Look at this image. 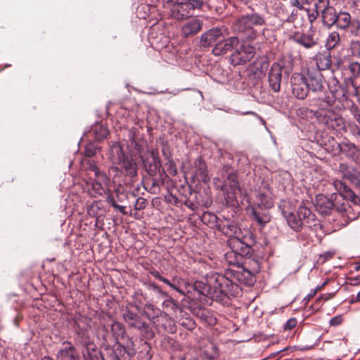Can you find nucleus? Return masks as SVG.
Returning a JSON list of instances; mask_svg holds the SVG:
<instances>
[{"instance_id": "obj_1", "label": "nucleus", "mask_w": 360, "mask_h": 360, "mask_svg": "<svg viewBox=\"0 0 360 360\" xmlns=\"http://www.w3.org/2000/svg\"><path fill=\"white\" fill-rule=\"evenodd\" d=\"M221 274H214L207 280L208 283L204 286L202 293L212 300L223 302L229 296L236 297L241 292L240 287L236 283V278L240 280V273L233 274V278Z\"/></svg>"}, {"instance_id": "obj_2", "label": "nucleus", "mask_w": 360, "mask_h": 360, "mask_svg": "<svg viewBox=\"0 0 360 360\" xmlns=\"http://www.w3.org/2000/svg\"><path fill=\"white\" fill-rule=\"evenodd\" d=\"M265 23V19L262 15L252 13L237 18L233 25V30L243 40L252 41L264 34L266 29L263 26Z\"/></svg>"}, {"instance_id": "obj_3", "label": "nucleus", "mask_w": 360, "mask_h": 360, "mask_svg": "<svg viewBox=\"0 0 360 360\" xmlns=\"http://www.w3.org/2000/svg\"><path fill=\"white\" fill-rule=\"evenodd\" d=\"M167 3L170 6V17L177 20H183L192 16L195 9L201 8L202 1L169 0Z\"/></svg>"}, {"instance_id": "obj_4", "label": "nucleus", "mask_w": 360, "mask_h": 360, "mask_svg": "<svg viewBox=\"0 0 360 360\" xmlns=\"http://www.w3.org/2000/svg\"><path fill=\"white\" fill-rule=\"evenodd\" d=\"M292 70V60L290 58H281L272 64L269 72V83L274 92L281 90L283 72L288 76Z\"/></svg>"}, {"instance_id": "obj_5", "label": "nucleus", "mask_w": 360, "mask_h": 360, "mask_svg": "<svg viewBox=\"0 0 360 360\" xmlns=\"http://www.w3.org/2000/svg\"><path fill=\"white\" fill-rule=\"evenodd\" d=\"M334 103V96L329 95H325L323 97L318 96L311 100V105L317 108L314 113L315 117L320 123L326 127L335 114V112L331 109Z\"/></svg>"}, {"instance_id": "obj_6", "label": "nucleus", "mask_w": 360, "mask_h": 360, "mask_svg": "<svg viewBox=\"0 0 360 360\" xmlns=\"http://www.w3.org/2000/svg\"><path fill=\"white\" fill-rule=\"evenodd\" d=\"M314 7L316 12L321 13V22L325 27L330 28L335 25L338 13L334 7L330 6L329 0H316Z\"/></svg>"}, {"instance_id": "obj_7", "label": "nucleus", "mask_w": 360, "mask_h": 360, "mask_svg": "<svg viewBox=\"0 0 360 360\" xmlns=\"http://www.w3.org/2000/svg\"><path fill=\"white\" fill-rule=\"evenodd\" d=\"M226 34L227 29L224 26L210 29L201 35L200 44L204 47L215 46Z\"/></svg>"}, {"instance_id": "obj_8", "label": "nucleus", "mask_w": 360, "mask_h": 360, "mask_svg": "<svg viewBox=\"0 0 360 360\" xmlns=\"http://www.w3.org/2000/svg\"><path fill=\"white\" fill-rule=\"evenodd\" d=\"M292 94L298 99H304L309 93L307 78L301 73H294L290 78Z\"/></svg>"}, {"instance_id": "obj_9", "label": "nucleus", "mask_w": 360, "mask_h": 360, "mask_svg": "<svg viewBox=\"0 0 360 360\" xmlns=\"http://www.w3.org/2000/svg\"><path fill=\"white\" fill-rule=\"evenodd\" d=\"M228 181L230 183L229 186L231 191L229 192L227 188V184L222 187V190H224L225 200L227 205L230 206H235L238 204L237 197L240 193V189L238 186L236 175L233 174H229L227 177Z\"/></svg>"}, {"instance_id": "obj_10", "label": "nucleus", "mask_w": 360, "mask_h": 360, "mask_svg": "<svg viewBox=\"0 0 360 360\" xmlns=\"http://www.w3.org/2000/svg\"><path fill=\"white\" fill-rule=\"evenodd\" d=\"M255 53V48L251 45H241L231 55V63L234 65L245 63L250 60Z\"/></svg>"}, {"instance_id": "obj_11", "label": "nucleus", "mask_w": 360, "mask_h": 360, "mask_svg": "<svg viewBox=\"0 0 360 360\" xmlns=\"http://www.w3.org/2000/svg\"><path fill=\"white\" fill-rule=\"evenodd\" d=\"M121 170L117 166H112L110 168V174L115 173V176L119 173H124L126 175L134 177L138 174V166L136 161L131 158L127 156L120 165Z\"/></svg>"}, {"instance_id": "obj_12", "label": "nucleus", "mask_w": 360, "mask_h": 360, "mask_svg": "<svg viewBox=\"0 0 360 360\" xmlns=\"http://www.w3.org/2000/svg\"><path fill=\"white\" fill-rule=\"evenodd\" d=\"M307 79L309 91L319 94L320 97L327 95L324 88V77L319 71L309 72Z\"/></svg>"}, {"instance_id": "obj_13", "label": "nucleus", "mask_w": 360, "mask_h": 360, "mask_svg": "<svg viewBox=\"0 0 360 360\" xmlns=\"http://www.w3.org/2000/svg\"><path fill=\"white\" fill-rule=\"evenodd\" d=\"M335 25L340 30L350 28L351 32L355 34L359 32L360 28L359 21L356 19L352 20L349 13L347 12H340L338 14Z\"/></svg>"}, {"instance_id": "obj_14", "label": "nucleus", "mask_w": 360, "mask_h": 360, "mask_svg": "<svg viewBox=\"0 0 360 360\" xmlns=\"http://www.w3.org/2000/svg\"><path fill=\"white\" fill-rule=\"evenodd\" d=\"M232 227L235 229L236 236L229 240V244L233 252L243 258L244 256L249 255L251 248L239 238L240 229L236 226H232Z\"/></svg>"}, {"instance_id": "obj_15", "label": "nucleus", "mask_w": 360, "mask_h": 360, "mask_svg": "<svg viewBox=\"0 0 360 360\" xmlns=\"http://www.w3.org/2000/svg\"><path fill=\"white\" fill-rule=\"evenodd\" d=\"M239 44V39L237 37H231L224 39V38L216 44L212 49V53L215 56H220L231 51Z\"/></svg>"}, {"instance_id": "obj_16", "label": "nucleus", "mask_w": 360, "mask_h": 360, "mask_svg": "<svg viewBox=\"0 0 360 360\" xmlns=\"http://www.w3.org/2000/svg\"><path fill=\"white\" fill-rule=\"evenodd\" d=\"M340 152L356 164H360V149L348 141L338 143Z\"/></svg>"}, {"instance_id": "obj_17", "label": "nucleus", "mask_w": 360, "mask_h": 360, "mask_svg": "<svg viewBox=\"0 0 360 360\" xmlns=\"http://www.w3.org/2000/svg\"><path fill=\"white\" fill-rule=\"evenodd\" d=\"M339 172L343 179L349 180L351 184L360 188V172L357 169L346 164H340Z\"/></svg>"}, {"instance_id": "obj_18", "label": "nucleus", "mask_w": 360, "mask_h": 360, "mask_svg": "<svg viewBox=\"0 0 360 360\" xmlns=\"http://www.w3.org/2000/svg\"><path fill=\"white\" fill-rule=\"evenodd\" d=\"M193 177L203 182H207L210 180L207 165L201 157H198L195 160Z\"/></svg>"}, {"instance_id": "obj_19", "label": "nucleus", "mask_w": 360, "mask_h": 360, "mask_svg": "<svg viewBox=\"0 0 360 360\" xmlns=\"http://www.w3.org/2000/svg\"><path fill=\"white\" fill-rule=\"evenodd\" d=\"M202 27V23L199 19L192 18L186 22L181 28L184 37H190L198 33Z\"/></svg>"}, {"instance_id": "obj_20", "label": "nucleus", "mask_w": 360, "mask_h": 360, "mask_svg": "<svg viewBox=\"0 0 360 360\" xmlns=\"http://www.w3.org/2000/svg\"><path fill=\"white\" fill-rule=\"evenodd\" d=\"M122 316L124 321L131 328L141 330L146 326V323L136 312L127 309L123 312Z\"/></svg>"}, {"instance_id": "obj_21", "label": "nucleus", "mask_w": 360, "mask_h": 360, "mask_svg": "<svg viewBox=\"0 0 360 360\" xmlns=\"http://www.w3.org/2000/svg\"><path fill=\"white\" fill-rule=\"evenodd\" d=\"M77 341L83 346L82 354L85 359L91 358L93 352H96V346L91 342L84 333H78Z\"/></svg>"}, {"instance_id": "obj_22", "label": "nucleus", "mask_w": 360, "mask_h": 360, "mask_svg": "<svg viewBox=\"0 0 360 360\" xmlns=\"http://www.w3.org/2000/svg\"><path fill=\"white\" fill-rule=\"evenodd\" d=\"M316 209L321 214L330 213L334 207L333 202L324 195H318L316 198Z\"/></svg>"}, {"instance_id": "obj_23", "label": "nucleus", "mask_w": 360, "mask_h": 360, "mask_svg": "<svg viewBox=\"0 0 360 360\" xmlns=\"http://www.w3.org/2000/svg\"><path fill=\"white\" fill-rule=\"evenodd\" d=\"M58 360H79L78 354L70 342H64L57 354Z\"/></svg>"}, {"instance_id": "obj_24", "label": "nucleus", "mask_w": 360, "mask_h": 360, "mask_svg": "<svg viewBox=\"0 0 360 360\" xmlns=\"http://www.w3.org/2000/svg\"><path fill=\"white\" fill-rule=\"evenodd\" d=\"M257 199L258 206L262 208L269 209L274 205L272 193L269 188L260 189L258 191Z\"/></svg>"}, {"instance_id": "obj_25", "label": "nucleus", "mask_w": 360, "mask_h": 360, "mask_svg": "<svg viewBox=\"0 0 360 360\" xmlns=\"http://www.w3.org/2000/svg\"><path fill=\"white\" fill-rule=\"evenodd\" d=\"M315 60L319 71L328 70L331 68V54L329 51L318 53L315 56Z\"/></svg>"}, {"instance_id": "obj_26", "label": "nucleus", "mask_w": 360, "mask_h": 360, "mask_svg": "<svg viewBox=\"0 0 360 360\" xmlns=\"http://www.w3.org/2000/svg\"><path fill=\"white\" fill-rule=\"evenodd\" d=\"M109 157L113 165H120L122 162L127 157L125 155L122 146L114 142L110 146Z\"/></svg>"}, {"instance_id": "obj_27", "label": "nucleus", "mask_w": 360, "mask_h": 360, "mask_svg": "<svg viewBox=\"0 0 360 360\" xmlns=\"http://www.w3.org/2000/svg\"><path fill=\"white\" fill-rule=\"evenodd\" d=\"M283 216L285 217L286 221L289 226L295 231H300L304 224V222L300 218L296 216L292 212H288L286 211L283 212Z\"/></svg>"}, {"instance_id": "obj_28", "label": "nucleus", "mask_w": 360, "mask_h": 360, "mask_svg": "<svg viewBox=\"0 0 360 360\" xmlns=\"http://www.w3.org/2000/svg\"><path fill=\"white\" fill-rule=\"evenodd\" d=\"M294 41L306 49H311L317 44L316 40L311 34H297Z\"/></svg>"}, {"instance_id": "obj_29", "label": "nucleus", "mask_w": 360, "mask_h": 360, "mask_svg": "<svg viewBox=\"0 0 360 360\" xmlns=\"http://www.w3.org/2000/svg\"><path fill=\"white\" fill-rule=\"evenodd\" d=\"M111 333L114 337L115 342L120 344V341L124 339L125 335V329L124 326L119 322L114 321L111 324Z\"/></svg>"}, {"instance_id": "obj_30", "label": "nucleus", "mask_w": 360, "mask_h": 360, "mask_svg": "<svg viewBox=\"0 0 360 360\" xmlns=\"http://www.w3.org/2000/svg\"><path fill=\"white\" fill-rule=\"evenodd\" d=\"M297 215L304 223H308L309 221L315 220V215L312 214L309 209L304 205L299 207Z\"/></svg>"}, {"instance_id": "obj_31", "label": "nucleus", "mask_w": 360, "mask_h": 360, "mask_svg": "<svg viewBox=\"0 0 360 360\" xmlns=\"http://www.w3.org/2000/svg\"><path fill=\"white\" fill-rule=\"evenodd\" d=\"M327 127L338 131H341L345 128L343 118L335 112V116L330 120V123L327 125Z\"/></svg>"}, {"instance_id": "obj_32", "label": "nucleus", "mask_w": 360, "mask_h": 360, "mask_svg": "<svg viewBox=\"0 0 360 360\" xmlns=\"http://www.w3.org/2000/svg\"><path fill=\"white\" fill-rule=\"evenodd\" d=\"M225 259L231 265L240 266L243 264V258L230 250L225 254Z\"/></svg>"}, {"instance_id": "obj_33", "label": "nucleus", "mask_w": 360, "mask_h": 360, "mask_svg": "<svg viewBox=\"0 0 360 360\" xmlns=\"http://www.w3.org/2000/svg\"><path fill=\"white\" fill-rule=\"evenodd\" d=\"M139 129L138 127H132L129 131V139L137 151H140L141 149V145L139 143Z\"/></svg>"}, {"instance_id": "obj_34", "label": "nucleus", "mask_w": 360, "mask_h": 360, "mask_svg": "<svg viewBox=\"0 0 360 360\" xmlns=\"http://www.w3.org/2000/svg\"><path fill=\"white\" fill-rule=\"evenodd\" d=\"M90 169L94 172L96 178L95 181L102 182V184H103L105 186H107L109 182V179L107 177L105 174L101 172L96 165L94 164L90 165Z\"/></svg>"}, {"instance_id": "obj_35", "label": "nucleus", "mask_w": 360, "mask_h": 360, "mask_svg": "<svg viewBox=\"0 0 360 360\" xmlns=\"http://www.w3.org/2000/svg\"><path fill=\"white\" fill-rule=\"evenodd\" d=\"M333 186L335 190L341 195H351L353 194L352 191L348 188L342 181L340 180H335L333 181Z\"/></svg>"}, {"instance_id": "obj_36", "label": "nucleus", "mask_w": 360, "mask_h": 360, "mask_svg": "<svg viewBox=\"0 0 360 360\" xmlns=\"http://www.w3.org/2000/svg\"><path fill=\"white\" fill-rule=\"evenodd\" d=\"M339 41H340V35H339L338 32H331L329 34V36L326 40V46L328 49L327 51H329V50L335 48V46L339 43Z\"/></svg>"}, {"instance_id": "obj_37", "label": "nucleus", "mask_w": 360, "mask_h": 360, "mask_svg": "<svg viewBox=\"0 0 360 360\" xmlns=\"http://www.w3.org/2000/svg\"><path fill=\"white\" fill-rule=\"evenodd\" d=\"M252 214L254 219L261 226H264L267 222L269 221L270 219L269 215L265 213L257 212L255 209H252Z\"/></svg>"}, {"instance_id": "obj_38", "label": "nucleus", "mask_w": 360, "mask_h": 360, "mask_svg": "<svg viewBox=\"0 0 360 360\" xmlns=\"http://www.w3.org/2000/svg\"><path fill=\"white\" fill-rule=\"evenodd\" d=\"M94 134L96 139L101 141L107 137L108 130L104 125L100 124L95 127Z\"/></svg>"}, {"instance_id": "obj_39", "label": "nucleus", "mask_w": 360, "mask_h": 360, "mask_svg": "<svg viewBox=\"0 0 360 360\" xmlns=\"http://www.w3.org/2000/svg\"><path fill=\"white\" fill-rule=\"evenodd\" d=\"M106 202L110 203L115 209L120 211L122 214H127L125 207L118 205L116 202V199L112 195H108L106 198Z\"/></svg>"}, {"instance_id": "obj_40", "label": "nucleus", "mask_w": 360, "mask_h": 360, "mask_svg": "<svg viewBox=\"0 0 360 360\" xmlns=\"http://www.w3.org/2000/svg\"><path fill=\"white\" fill-rule=\"evenodd\" d=\"M105 186L102 182H98V181H94L91 183L92 190L94 191L95 195H102L105 193Z\"/></svg>"}, {"instance_id": "obj_41", "label": "nucleus", "mask_w": 360, "mask_h": 360, "mask_svg": "<svg viewBox=\"0 0 360 360\" xmlns=\"http://www.w3.org/2000/svg\"><path fill=\"white\" fill-rule=\"evenodd\" d=\"M142 347L143 350L139 352V357L141 360H150L152 358V354L150 352L149 345L145 342Z\"/></svg>"}, {"instance_id": "obj_42", "label": "nucleus", "mask_w": 360, "mask_h": 360, "mask_svg": "<svg viewBox=\"0 0 360 360\" xmlns=\"http://www.w3.org/2000/svg\"><path fill=\"white\" fill-rule=\"evenodd\" d=\"M349 70L353 76H358L360 75V64L357 62L352 63L349 65Z\"/></svg>"}, {"instance_id": "obj_43", "label": "nucleus", "mask_w": 360, "mask_h": 360, "mask_svg": "<svg viewBox=\"0 0 360 360\" xmlns=\"http://www.w3.org/2000/svg\"><path fill=\"white\" fill-rule=\"evenodd\" d=\"M202 317L205 318V320L210 324H214L216 323V319L210 315L209 312L205 309H201L199 311Z\"/></svg>"}, {"instance_id": "obj_44", "label": "nucleus", "mask_w": 360, "mask_h": 360, "mask_svg": "<svg viewBox=\"0 0 360 360\" xmlns=\"http://www.w3.org/2000/svg\"><path fill=\"white\" fill-rule=\"evenodd\" d=\"M96 154V148L91 143L86 145L84 150V155L86 157H92Z\"/></svg>"}, {"instance_id": "obj_45", "label": "nucleus", "mask_w": 360, "mask_h": 360, "mask_svg": "<svg viewBox=\"0 0 360 360\" xmlns=\"http://www.w3.org/2000/svg\"><path fill=\"white\" fill-rule=\"evenodd\" d=\"M158 280H160V281H162L163 283H166L167 285H168L170 288H172V289L175 290L177 292H179L181 293H184L180 289L179 287H177L175 284L171 283L167 278L163 277V276H160L158 277Z\"/></svg>"}, {"instance_id": "obj_46", "label": "nucleus", "mask_w": 360, "mask_h": 360, "mask_svg": "<svg viewBox=\"0 0 360 360\" xmlns=\"http://www.w3.org/2000/svg\"><path fill=\"white\" fill-rule=\"evenodd\" d=\"M297 320L295 318H291L287 321V322L284 325V329L285 330H290L294 328L297 325Z\"/></svg>"}, {"instance_id": "obj_47", "label": "nucleus", "mask_w": 360, "mask_h": 360, "mask_svg": "<svg viewBox=\"0 0 360 360\" xmlns=\"http://www.w3.org/2000/svg\"><path fill=\"white\" fill-rule=\"evenodd\" d=\"M146 204V202L144 198H139L136 200V202L134 205V208L137 210H142V209L145 208Z\"/></svg>"}, {"instance_id": "obj_48", "label": "nucleus", "mask_w": 360, "mask_h": 360, "mask_svg": "<svg viewBox=\"0 0 360 360\" xmlns=\"http://www.w3.org/2000/svg\"><path fill=\"white\" fill-rule=\"evenodd\" d=\"M242 274L247 276V281H245V283L248 285H251L254 283L253 276L249 271L244 270L243 274Z\"/></svg>"}, {"instance_id": "obj_49", "label": "nucleus", "mask_w": 360, "mask_h": 360, "mask_svg": "<svg viewBox=\"0 0 360 360\" xmlns=\"http://www.w3.org/2000/svg\"><path fill=\"white\" fill-rule=\"evenodd\" d=\"M342 321V319L340 316H337L332 318L330 321V323L331 326H338Z\"/></svg>"}, {"instance_id": "obj_50", "label": "nucleus", "mask_w": 360, "mask_h": 360, "mask_svg": "<svg viewBox=\"0 0 360 360\" xmlns=\"http://www.w3.org/2000/svg\"><path fill=\"white\" fill-rule=\"evenodd\" d=\"M307 12L309 20L311 22H314L317 18V17L321 15V13L316 12V8L314 9V11H313L312 13H309L308 10Z\"/></svg>"}, {"instance_id": "obj_51", "label": "nucleus", "mask_w": 360, "mask_h": 360, "mask_svg": "<svg viewBox=\"0 0 360 360\" xmlns=\"http://www.w3.org/2000/svg\"><path fill=\"white\" fill-rule=\"evenodd\" d=\"M290 4L299 10L304 9L302 4L298 0H290Z\"/></svg>"}, {"instance_id": "obj_52", "label": "nucleus", "mask_w": 360, "mask_h": 360, "mask_svg": "<svg viewBox=\"0 0 360 360\" xmlns=\"http://www.w3.org/2000/svg\"><path fill=\"white\" fill-rule=\"evenodd\" d=\"M116 202H122L127 198V195L124 193H120L118 191H116Z\"/></svg>"}, {"instance_id": "obj_53", "label": "nucleus", "mask_w": 360, "mask_h": 360, "mask_svg": "<svg viewBox=\"0 0 360 360\" xmlns=\"http://www.w3.org/2000/svg\"><path fill=\"white\" fill-rule=\"evenodd\" d=\"M316 293L317 292L315 289L312 290L311 292L304 297V300L309 301Z\"/></svg>"}, {"instance_id": "obj_54", "label": "nucleus", "mask_w": 360, "mask_h": 360, "mask_svg": "<svg viewBox=\"0 0 360 360\" xmlns=\"http://www.w3.org/2000/svg\"><path fill=\"white\" fill-rule=\"evenodd\" d=\"M332 82L334 84V86H330V91L331 92H335L337 91L336 84H338V81L336 79H333Z\"/></svg>"}, {"instance_id": "obj_55", "label": "nucleus", "mask_w": 360, "mask_h": 360, "mask_svg": "<svg viewBox=\"0 0 360 360\" xmlns=\"http://www.w3.org/2000/svg\"><path fill=\"white\" fill-rule=\"evenodd\" d=\"M207 217L210 218V219L213 220V221H216V219H217V217H216L214 214H210V213H208V214H205L203 216V219H204V220H205V219H206V218H207Z\"/></svg>"}, {"instance_id": "obj_56", "label": "nucleus", "mask_w": 360, "mask_h": 360, "mask_svg": "<svg viewBox=\"0 0 360 360\" xmlns=\"http://www.w3.org/2000/svg\"><path fill=\"white\" fill-rule=\"evenodd\" d=\"M327 283H328V281H326L323 282L321 285H318V286L315 288V290H316V292H318V291L321 290L322 288H323L325 287V285L327 284Z\"/></svg>"}, {"instance_id": "obj_57", "label": "nucleus", "mask_w": 360, "mask_h": 360, "mask_svg": "<svg viewBox=\"0 0 360 360\" xmlns=\"http://www.w3.org/2000/svg\"><path fill=\"white\" fill-rule=\"evenodd\" d=\"M169 173L172 174V175H176V168H173L172 162H171V165H170Z\"/></svg>"}, {"instance_id": "obj_58", "label": "nucleus", "mask_w": 360, "mask_h": 360, "mask_svg": "<svg viewBox=\"0 0 360 360\" xmlns=\"http://www.w3.org/2000/svg\"><path fill=\"white\" fill-rule=\"evenodd\" d=\"M153 275L156 278H158V277L162 276L159 274V272H158V271H155V272L153 273Z\"/></svg>"}, {"instance_id": "obj_59", "label": "nucleus", "mask_w": 360, "mask_h": 360, "mask_svg": "<svg viewBox=\"0 0 360 360\" xmlns=\"http://www.w3.org/2000/svg\"><path fill=\"white\" fill-rule=\"evenodd\" d=\"M356 119L358 123L360 124V112H359L356 115Z\"/></svg>"}, {"instance_id": "obj_60", "label": "nucleus", "mask_w": 360, "mask_h": 360, "mask_svg": "<svg viewBox=\"0 0 360 360\" xmlns=\"http://www.w3.org/2000/svg\"><path fill=\"white\" fill-rule=\"evenodd\" d=\"M356 299L357 301H360V291L358 292Z\"/></svg>"}, {"instance_id": "obj_61", "label": "nucleus", "mask_w": 360, "mask_h": 360, "mask_svg": "<svg viewBox=\"0 0 360 360\" xmlns=\"http://www.w3.org/2000/svg\"><path fill=\"white\" fill-rule=\"evenodd\" d=\"M41 360H52V359L49 356H44L41 359Z\"/></svg>"}, {"instance_id": "obj_62", "label": "nucleus", "mask_w": 360, "mask_h": 360, "mask_svg": "<svg viewBox=\"0 0 360 360\" xmlns=\"http://www.w3.org/2000/svg\"><path fill=\"white\" fill-rule=\"evenodd\" d=\"M304 1L305 4H310L312 1V0H304Z\"/></svg>"}, {"instance_id": "obj_63", "label": "nucleus", "mask_w": 360, "mask_h": 360, "mask_svg": "<svg viewBox=\"0 0 360 360\" xmlns=\"http://www.w3.org/2000/svg\"><path fill=\"white\" fill-rule=\"evenodd\" d=\"M356 270L359 271L360 269V265H357L356 267H355Z\"/></svg>"}, {"instance_id": "obj_64", "label": "nucleus", "mask_w": 360, "mask_h": 360, "mask_svg": "<svg viewBox=\"0 0 360 360\" xmlns=\"http://www.w3.org/2000/svg\"><path fill=\"white\" fill-rule=\"evenodd\" d=\"M246 114H253V112H246Z\"/></svg>"}]
</instances>
